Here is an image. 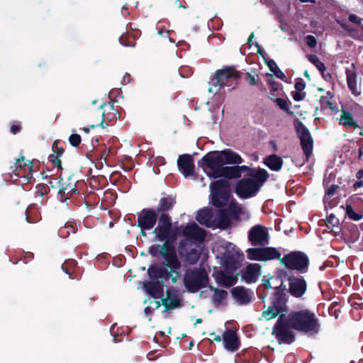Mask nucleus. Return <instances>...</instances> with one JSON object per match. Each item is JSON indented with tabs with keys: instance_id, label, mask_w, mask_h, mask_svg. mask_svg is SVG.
<instances>
[{
	"instance_id": "1",
	"label": "nucleus",
	"mask_w": 363,
	"mask_h": 363,
	"mask_svg": "<svg viewBox=\"0 0 363 363\" xmlns=\"http://www.w3.org/2000/svg\"><path fill=\"white\" fill-rule=\"evenodd\" d=\"M242 159L240 155L231 150H224L220 152H211L206 154L199 162L206 174L210 178L225 177L223 171L232 167L225 164H240Z\"/></svg>"
},
{
	"instance_id": "2",
	"label": "nucleus",
	"mask_w": 363,
	"mask_h": 363,
	"mask_svg": "<svg viewBox=\"0 0 363 363\" xmlns=\"http://www.w3.org/2000/svg\"><path fill=\"white\" fill-rule=\"evenodd\" d=\"M221 250L220 257L227 273L219 274L217 277V281L219 284L230 287L236 283L238 278L228 273L236 270L240 267L242 255L236 249L235 245L228 242L223 244Z\"/></svg>"
},
{
	"instance_id": "3",
	"label": "nucleus",
	"mask_w": 363,
	"mask_h": 363,
	"mask_svg": "<svg viewBox=\"0 0 363 363\" xmlns=\"http://www.w3.org/2000/svg\"><path fill=\"white\" fill-rule=\"evenodd\" d=\"M269 174L264 169H252L250 177L240 180L235 187V191L240 198L254 196L260 187L267 180Z\"/></svg>"
},
{
	"instance_id": "4",
	"label": "nucleus",
	"mask_w": 363,
	"mask_h": 363,
	"mask_svg": "<svg viewBox=\"0 0 363 363\" xmlns=\"http://www.w3.org/2000/svg\"><path fill=\"white\" fill-rule=\"evenodd\" d=\"M289 323L293 329L313 335L319 332L318 319L312 311L305 309L294 311L289 315Z\"/></svg>"
},
{
	"instance_id": "5",
	"label": "nucleus",
	"mask_w": 363,
	"mask_h": 363,
	"mask_svg": "<svg viewBox=\"0 0 363 363\" xmlns=\"http://www.w3.org/2000/svg\"><path fill=\"white\" fill-rule=\"evenodd\" d=\"M211 199L213 206L223 207L228 205V208L234 214L242 212V208L230 201L228 182L223 179L216 180L210 184Z\"/></svg>"
},
{
	"instance_id": "6",
	"label": "nucleus",
	"mask_w": 363,
	"mask_h": 363,
	"mask_svg": "<svg viewBox=\"0 0 363 363\" xmlns=\"http://www.w3.org/2000/svg\"><path fill=\"white\" fill-rule=\"evenodd\" d=\"M149 252L154 256L157 255L158 252L161 254L164 259L165 265L171 269L169 272L165 273V278L171 279L173 283H176L180 277L179 270L181 263L171 245L168 243H164L162 246L153 245L150 247Z\"/></svg>"
},
{
	"instance_id": "7",
	"label": "nucleus",
	"mask_w": 363,
	"mask_h": 363,
	"mask_svg": "<svg viewBox=\"0 0 363 363\" xmlns=\"http://www.w3.org/2000/svg\"><path fill=\"white\" fill-rule=\"evenodd\" d=\"M238 73L233 67H226L217 71L215 77L209 82L208 91L217 94L223 93L225 87L233 89L238 80Z\"/></svg>"
},
{
	"instance_id": "8",
	"label": "nucleus",
	"mask_w": 363,
	"mask_h": 363,
	"mask_svg": "<svg viewBox=\"0 0 363 363\" xmlns=\"http://www.w3.org/2000/svg\"><path fill=\"white\" fill-rule=\"evenodd\" d=\"M208 276L201 268L189 269L184 277V284L188 291L195 293L207 286Z\"/></svg>"
},
{
	"instance_id": "9",
	"label": "nucleus",
	"mask_w": 363,
	"mask_h": 363,
	"mask_svg": "<svg viewBox=\"0 0 363 363\" xmlns=\"http://www.w3.org/2000/svg\"><path fill=\"white\" fill-rule=\"evenodd\" d=\"M154 233L159 241H164V243L169 244L170 241L176 239L178 229L172 228L171 218L168 215L162 214Z\"/></svg>"
},
{
	"instance_id": "10",
	"label": "nucleus",
	"mask_w": 363,
	"mask_h": 363,
	"mask_svg": "<svg viewBox=\"0 0 363 363\" xmlns=\"http://www.w3.org/2000/svg\"><path fill=\"white\" fill-rule=\"evenodd\" d=\"M150 278L152 280L145 282L144 288L146 292L155 298H159L163 295V284L157 279L164 277V271L157 267H151L148 269Z\"/></svg>"
},
{
	"instance_id": "11",
	"label": "nucleus",
	"mask_w": 363,
	"mask_h": 363,
	"mask_svg": "<svg viewBox=\"0 0 363 363\" xmlns=\"http://www.w3.org/2000/svg\"><path fill=\"white\" fill-rule=\"evenodd\" d=\"M272 334L280 344H291L294 341V335L289 323V317L281 315L279 318L273 328Z\"/></svg>"
},
{
	"instance_id": "12",
	"label": "nucleus",
	"mask_w": 363,
	"mask_h": 363,
	"mask_svg": "<svg viewBox=\"0 0 363 363\" xmlns=\"http://www.w3.org/2000/svg\"><path fill=\"white\" fill-rule=\"evenodd\" d=\"M281 263L289 269L305 272L308 265V257L301 252H292L285 255Z\"/></svg>"
},
{
	"instance_id": "13",
	"label": "nucleus",
	"mask_w": 363,
	"mask_h": 363,
	"mask_svg": "<svg viewBox=\"0 0 363 363\" xmlns=\"http://www.w3.org/2000/svg\"><path fill=\"white\" fill-rule=\"evenodd\" d=\"M247 257L250 260L269 261L279 259L281 252L274 247L249 248L246 251Z\"/></svg>"
},
{
	"instance_id": "14",
	"label": "nucleus",
	"mask_w": 363,
	"mask_h": 363,
	"mask_svg": "<svg viewBox=\"0 0 363 363\" xmlns=\"http://www.w3.org/2000/svg\"><path fill=\"white\" fill-rule=\"evenodd\" d=\"M248 240L254 246H265L269 244L268 229L262 225H255L248 232Z\"/></svg>"
},
{
	"instance_id": "15",
	"label": "nucleus",
	"mask_w": 363,
	"mask_h": 363,
	"mask_svg": "<svg viewBox=\"0 0 363 363\" xmlns=\"http://www.w3.org/2000/svg\"><path fill=\"white\" fill-rule=\"evenodd\" d=\"M297 133L306 160H308L313 152V139L308 129L302 123H299L297 126Z\"/></svg>"
},
{
	"instance_id": "16",
	"label": "nucleus",
	"mask_w": 363,
	"mask_h": 363,
	"mask_svg": "<svg viewBox=\"0 0 363 363\" xmlns=\"http://www.w3.org/2000/svg\"><path fill=\"white\" fill-rule=\"evenodd\" d=\"M157 220V213L152 209H143L138 216V223L143 235L144 231L152 229Z\"/></svg>"
},
{
	"instance_id": "17",
	"label": "nucleus",
	"mask_w": 363,
	"mask_h": 363,
	"mask_svg": "<svg viewBox=\"0 0 363 363\" xmlns=\"http://www.w3.org/2000/svg\"><path fill=\"white\" fill-rule=\"evenodd\" d=\"M287 311V306L286 301L281 298H277L269 306L267 310L262 313V317L267 320L274 318L277 315L279 317L283 315L285 317L284 313Z\"/></svg>"
},
{
	"instance_id": "18",
	"label": "nucleus",
	"mask_w": 363,
	"mask_h": 363,
	"mask_svg": "<svg viewBox=\"0 0 363 363\" xmlns=\"http://www.w3.org/2000/svg\"><path fill=\"white\" fill-rule=\"evenodd\" d=\"M179 252L185 259L186 262L189 264L196 263L200 257V253L196 246L189 241H183L180 243Z\"/></svg>"
},
{
	"instance_id": "19",
	"label": "nucleus",
	"mask_w": 363,
	"mask_h": 363,
	"mask_svg": "<svg viewBox=\"0 0 363 363\" xmlns=\"http://www.w3.org/2000/svg\"><path fill=\"white\" fill-rule=\"evenodd\" d=\"M183 235L189 240L199 242L203 241L206 237L205 230L199 228L196 223L187 225L183 230Z\"/></svg>"
},
{
	"instance_id": "20",
	"label": "nucleus",
	"mask_w": 363,
	"mask_h": 363,
	"mask_svg": "<svg viewBox=\"0 0 363 363\" xmlns=\"http://www.w3.org/2000/svg\"><path fill=\"white\" fill-rule=\"evenodd\" d=\"M289 291L291 294L295 297H301L306 290V282L302 278L290 277Z\"/></svg>"
},
{
	"instance_id": "21",
	"label": "nucleus",
	"mask_w": 363,
	"mask_h": 363,
	"mask_svg": "<svg viewBox=\"0 0 363 363\" xmlns=\"http://www.w3.org/2000/svg\"><path fill=\"white\" fill-rule=\"evenodd\" d=\"M223 341L224 347L230 352H235L240 347V342L235 332L231 330H227L223 334Z\"/></svg>"
},
{
	"instance_id": "22",
	"label": "nucleus",
	"mask_w": 363,
	"mask_h": 363,
	"mask_svg": "<svg viewBox=\"0 0 363 363\" xmlns=\"http://www.w3.org/2000/svg\"><path fill=\"white\" fill-rule=\"evenodd\" d=\"M261 275V267L259 264L253 263L247 266L242 272V279L247 283H255Z\"/></svg>"
},
{
	"instance_id": "23",
	"label": "nucleus",
	"mask_w": 363,
	"mask_h": 363,
	"mask_svg": "<svg viewBox=\"0 0 363 363\" xmlns=\"http://www.w3.org/2000/svg\"><path fill=\"white\" fill-rule=\"evenodd\" d=\"M178 167L184 177H189L194 173V164L190 155H184L179 157Z\"/></svg>"
},
{
	"instance_id": "24",
	"label": "nucleus",
	"mask_w": 363,
	"mask_h": 363,
	"mask_svg": "<svg viewBox=\"0 0 363 363\" xmlns=\"http://www.w3.org/2000/svg\"><path fill=\"white\" fill-rule=\"evenodd\" d=\"M162 302L164 306L163 312L180 307V300L177 291L172 289L167 291L166 297L162 299Z\"/></svg>"
},
{
	"instance_id": "25",
	"label": "nucleus",
	"mask_w": 363,
	"mask_h": 363,
	"mask_svg": "<svg viewBox=\"0 0 363 363\" xmlns=\"http://www.w3.org/2000/svg\"><path fill=\"white\" fill-rule=\"evenodd\" d=\"M213 218L214 213L211 210L202 209L198 212L196 219L201 225L208 228H215Z\"/></svg>"
},
{
	"instance_id": "26",
	"label": "nucleus",
	"mask_w": 363,
	"mask_h": 363,
	"mask_svg": "<svg viewBox=\"0 0 363 363\" xmlns=\"http://www.w3.org/2000/svg\"><path fill=\"white\" fill-rule=\"evenodd\" d=\"M346 76L348 88L354 96H359L360 94V89L357 85V74L353 65L351 69L347 68L346 69Z\"/></svg>"
},
{
	"instance_id": "27",
	"label": "nucleus",
	"mask_w": 363,
	"mask_h": 363,
	"mask_svg": "<svg viewBox=\"0 0 363 363\" xmlns=\"http://www.w3.org/2000/svg\"><path fill=\"white\" fill-rule=\"evenodd\" d=\"M232 294L236 301L241 305L247 304L251 301L250 291L244 287H235L232 289Z\"/></svg>"
},
{
	"instance_id": "28",
	"label": "nucleus",
	"mask_w": 363,
	"mask_h": 363,
	"mask_svg": "<svg viewBox=\"0 0 363 363\" xmlns=\"http://www.w3.org/2000/svg\"><path fill=\"white\" fill-rule=\"evenodd\" d=\"M337 120L339 121V124L347 129H355L359 128L358 124L354 120L351 113L347 111L342 110Z\"/></svg>"
},
{
	"instance_id": "29",
	"label": "nucleus",
	"mask_w": 363,
	"mask_h": 363,
	"mask_svg": "<svg viewBox=\"0 0 363 363\" xmlns=\"http://www.w3.org/2000/svg\"><path fill=\"white\" fill-rule=\"evenodd\" d=\"M213 221L215 225V228H225L230 226L231 220L228 215L225 211L223 210H218L214 213Z\"/></svg>"
},
{
	"instance_id": "30",
	"label": "nucleus",
	"mask_w": 363,
	"mask_h": 363,
	"mask_svg": "<svg viewBox=\"0 0 363 363\" xmlns=\"http://www.w3.org/2000/svg\"><path fill=\"white\" fill-rule=\"evenodd\" d=\"M250 168L247 166H233L232 168H225L223 169V173L225 174V178L231 179L241 177L242 172L248 170Z\"/></svg>"
},
{
	"instance_id": "31",
	"label": "nucleus",
	"mask_w": 363,
	"mask_h": 363,
	"mask_svg": "<svg viewBox=\"0 0 363 363\" xmlns=\"http://www.w3.org/2000/svg\"><path fill=\"white\" fill-rule=\"evenodd\" d=\"M264 164L270 169L277 172L281 169L283 161L280 157L272 155L265 159Z\"/></svg>"
},
{
	"instance_id": "32",
	"label": "nucleus",
	"mask_w": 363,
	"mask_h": 363,
	"mask_svg": "<svg viewBox=\"0 0 363 363\" xmlns=\"http://www.w3.org/2000/svg\"><path fill=\"white\" fill-rule=\"evenodd\" d=\"M211 291H213V295L212 296V301L216 305H220L223 303V301L228 296V293L226 291L223 289H218L213 286L210 287Z\"/></svg>"
},
{
	"instance_id": "33",
	"label": "nucleus",
	"mask_w": 363,
	"mask_h": 363,
	"mask_svg": "<svg viewBox=\"0 0 363 363\" xmlns=\"http://www.w3.org/2000/svg\"><path fill=\"white\" fill-rule=\"evenodd\" d=\"M174 203V200L173 198L164 197L160 199L159 203V211H166L169 210Z\"/></svg>"
},
{
	"instance_id": "34",
	"label": "nucleus",
	"mask_w": 363,
	"mask_h": 363,
	"mask_svg": "<svg viewBox=\"0 0 363 363\" xmlns=\"http://www.w3.org/2000/svg\"><path fill=\"white\" fill-rule=\"evenodd\" d=\"M77 262L74 259H69L65 262L62 265V269L67 274L69 275L70 279H74L71 277L72 273L74 272V269L76 267Z\"/></svg>"
},
{
	"instance_id": "35",
	"label": "nucleus",
	"mask_w": 363,
	"mask_h": 363,
	"mask_svg": "<svg viewBox=\"0 0 363 363\" xmlns=\"http://www.w3.org/2000/svg\"><path fill=\"white\" fill-rule=\"evenodd\" d=\"M308 60L313 64L319 71L323 72L325 70V66L324 64L319 60V58L315 55H309L308 56Z\"/></svg>"
},
{
	"instance_id": "36",
	"label": "nucleus",
	"mask_w": 363,
	"mask_h": 363,
	"mask_svg": "<svg viewBox=\"0 0 363 363\" xmlns=\"http://www.w3.org/2000/svg\"><path fill=\"white\" fill-rule=\"evenodd\" d=\"M325 224L328 228L333 230L335 228H338L339 220L334 215L330 214L328 217H327L325 220Z\"/></svg>"
},
{
	"instance_id": "37",
	"label": "nucleus",
	"mask_w": 363,
	"mask_h": 363,
	"mask_svg": "<svg viewBox=\"0 0 363 363\" xmlns=\"http://www.w3.org/2000/svg\"><path fill=\"white\" fill-rule=\"evenodd\" d=\"M346 213L350 219L354 220H359L362 218V215L356 213L352 207L348 204L346 206Z\"/></svg>"
},
{
	"instance_id": "38",
	"label": "nucleus",
	"mask_w": 363,
	"mask_h": 363,
	"mask_svg": "<svg viewBox=\"0 0 363 363\" xmlns=\"http://www.w3.org/2000/svg\"><path fill=\"white\" fill-rule=\"evenodd\" d=\"M70 144L74 147H77L81 143V136L78 134H72L69 138Z\"/></svg>"
},
{
	"instance_id": "39",
	"label": "nucleus",
	"mask_w": 363,
	"mask_h": 363,
	"mask_svg": "<svg viewBox=\"0 0 363 363\" xmlns=\"http://www.w3.org/2000/svg\"><path fill=\"white\" fill-rule=\"evenodd\" d=\"M276 103L280 107L281 109L285 111H289V106L288 102L285 99L281 98H277Z\"/></svg>"
},
{
	"instance_id": "40",
	"label": "nucleus",
	"mask_w": 363,
	"mask_h": 363,
	"mask_svg": "<svg viewBox=\"0 0 363 363\" xmlns=\"http://www.w3.org/2000/svg\"><path fill=\"white\" fill-rule=\"evenodd\" d=\"M33 208L34 206H30L26 210V216L28 223H33L37 222L39 220L38 217H36L35 218H32L31 217V211Z\"/></svg>"
},
{
	"instance_id": "41",
	"label": "nucleus",
	"mask_w": 363,
	"mask_h": 363,
	"mask_svg": "<svg viewBox=\"0 0 363 363\" xmlns=\"http://www.w3.org/2000/svg\"><path fill=\"white\" fill-rule=\"evenodd\" d=\"M320 102H321V107L323 108H328L331 110L335 109V106H333V104L332 102H330L329 100H328L326 97H322Z\"/></svg>"
},
{
	"instance_id": "42",
	"label": "nucleus",
	"mask_w": 363,
	"mask_h": 363,
	"mask_svg": "<svg viewBox=\"0 0 363 363\" xmlns=\"http://www.w3.org/2000/svg\"><path fill=\"white\" fill-rule=\"evenodd\" d=\"M306 44L311 48H315L317 44L315 38L311 35H308L306 37Z\"/></svg>"
},
{
	"instance_id": "43",
	"label": "nucleus",
	"mask_w": 363,
	"mask_h": 363,
	"mask_svg": "<svg viewBox=\"0 0 363 363\" xmlns=\"http://www.w3.org/2000/svg\"><path fill=\"white\" fill-rule=\"evenodd\" d=\"M291 94L293 99L296 101H301L306 96L305 92H301L296 90L294 91H292Z\"/></svg>"
},
{
	"instance_id": "44",
	"label": "nucleus",
	"mask_w": 363,
	"mask_h": 363,
	"mask_svg": "<svg viewBox=\"0 0 363 363\" xmlns=\"http://www.w3.org/2000/svg\"><path fill=\"white\" fill-rule=\"evenodd\" d=\"M294 87L296 91L303 92V90L306 87L305 82L302 79H299L295 83Z\"/></svg>"
},
{
	"instance_id": "45",
	"label": "nucleus",
	"mask_w": 363,
	"mask_h": 363,
	"mask_svg": "<svg viewBox=\"0 0 363 363\" xmlns=\"http://www.w3.org/2000/svg\"><path fill=\"white\" fill-rule=\"evenodd\" d=\"M23 167H26V164L24 163V159L22 158L17 160L14 164L15 169L13 170V172L18 169H21Z\"/></svg>"
},
{
	"instance_id": "46",
	"label": "nucleus",
	"mask_w": 363,
	"mask_h": 363,
	"mask_svg": "<svg viewBox=\"0 0 363 363\" xmlns=\"http://www.w3.org/2000/svg\"><path fill=\"white\" fill-rule=\"evenodd\" d=\"M150 306L151 307L152 310H157L160 306V301L157 300H151L149 303Z\"/></svg>"
},
{
	"instance_id": "47",
	"label": "nucleus",
	"mask_w": 363,
	"mask_h": 363,
	"mask_svg": "<svg viewBox=\"0 0 363 363\" xmlns=\"http://www.w3.org/2000/svg\"><path fill=\"white\" fill-rule=\"evenodd\" d=\"M337 187V186H335V185H332L330 187H329L327 189L326 196H325V199H326L327 196H333L335 192L336 191Z\"/></svg>"
},
{
	"instance_id": "48",
	"label": "nucleus",
	"mask_w": 363,
	"mask_h": 363,
	"mask_svg": "<svg viewBox=\"0 0 363 363\" xmlns=\"http://www.w3.org/2000/svg\"><path fill=\"white\" fill-rule=\"evenodd\" d=\"M349 21L354 23L358 24V25H359L361 23L360 18H359L355 14H350L349 16Z\"/></svg>"
},
{
	"instance_id": "49",
	"label": "nucleus",
	"mask_w": 363,
	"mask_h": 363,
	"mask_svg": "<svg viewBox=\"0 0 363 363\" xmlns=\"http://www.w3.org/2000/svg\"><path fill=\"white\" fill-rule=\"evenodd\" d=\"M267 65L270 71L272 72H274L278 68L277 63L272 60H270L267 62Z\"/></svg>"
},
{
	"instance_id": "50",
	"label": "nucleus",
	"mask_w": 363,
	"mask_h": 363,
	"mask_svg": "<svg viewBox=\"0 0 363 363\" xmlns=\"http://www.w3.org/2000/svg\"><path fill=\"white\" fill-rule=\"evenodd\" d=\"M273 73L279 79H284L286 77L284 72L279 67Z\"/></svg>"
},
{
	"instance_id": "51",
	"label": "nucleus",
	"mask_w": 363,
	"mask_h": 363,
	"mask_svg": "<svg viewBox=\"0 0 363 363\" xmlns=\"http://www.w3.org/2000/svg\"><path fill=\"white\" fill-rule=\"evenodd\" d=\"M125 38H126V35H122L120 37L119 41H120L121 44L124 46H133L132 44L125 42Z\"/></svg>"
},
{
	"instance_id": "52",
	"label": "nucleus",
	"mask_w": 363,
	"mask_h": 363,
	"mask_svg": "<svg viewBox=\"0 0 363 363\" xmlns=\"http://www.w3.org/2000/svg\"><path fill=\"white\" fill-rule=\"evenodd\" d=\"M262 285L267 289L271 288V284H270L269 280L265 279V277H264L262 279Z\"/></svg>"
},
{
	"instance_id": "53",
	"label": "nucleus",
	"mask_w": 363,
	"mask_h": 363,
	"mask_svg": "<svg viewBox=\"0 0 363 363\" xmlns=\"http://www.w3.org/2000/svg\"><path fill=\"white\" fill-rule=\"evenodd\" d=\"M20 130V126L18 125H13L11 127V131L13 133V134H16L18 132H19Z\"/></svg>"
},
{
	"instance_id": "54",
	"label": "nucleus",
	"mask_w": 363,
	"mask_h": 363,
	"mask_svg": "<svg viewBox=\"0 0 363 363\" xmlns=\"http://www.w3.org/2000/svg\"><path fill=\"white\" fill-rule=\"evenodd\" d=\"M248 79H249V82H250L251 85H256L257 84V80L255 78V77H254L252 75H250Z\"/></svg>"
},
{
	"instance_id": "55",
	"label": "nucleus",
	"mask_w": 363,
	"mask_h": 363,
	"mask_svg": "<svg viewBox=\"0 0 363 363\" xmlns=\"http://www.w3.org/2000/svg\"><path fill=\"white\" fill-rule=\"evenodd\" d=\"M152 311H154V310H152L151 307L150 306V305H148L145 309V315H148L150 314H151L152 313Z\"/></svg>"
},
{
	"instance_id": "56",
	"label": "nucleus",
	"mask_w": 363,
	"mask_h": 363,
	"mask_svg": "<svg viewBox=\"0 0 363 363\" xmlns=\"http://www.w3.org/2000/svg\"><path fill=\"white\" fill-rule=\"evenodd\" d=\"M363 186V181H359V182H356L354 184V186L355 188H359V187H361Z\"/></svg>"
},
{
	"instance_id": "57",
	"label": "nucleus",
	"mask_w": 363,
	"mask_h": 363,
	"mask_svg": "<svg viewBox=\"0 0 363 363\" xmlns=\"http://www.w3.org/2000/svg\"><path fill=\"white\" fill-rule=\"evenodd\" d=\"M356 177L357 179H361L363 177V169H360L357 172Z\"/></svg>"
},
{
	"instance_id": "58",
	"label": "nucleus",
	"mask_w": 363,
	"mask_h": 363,
	"mask_svg": "<svg viewBox=\"0 0 363 363\" xmlns=\"http://www.w3.org/2000/svg\"><path fill=\"white\" fill-rule=\"evenodd\" d=\"M123 81L125 82V83H129L130 82V75L128 74H126L124 77H123Z\"/></svg>"
},
{
	"instance_id": "59",
	"label": "nucleus",
	"mask_w": 363,
	"mask_h": 363,
	"mask_svg": "<svg viewBox=\"0 0 363 363\" xmlns=\"http://www.w3.org/2000/svg\"><path fill=\"white\" fill-rule=\"evenodd\" d=\"M254 38V33H252L248 38V43L250 44V45H252V44L253 43H252V38Z\"/></svg>"
},
{
	"instance_id": "60",
	"label": "nucleus",
	"mask_w": 363,
	"mask_h": 363,
	"mask_svg": "<svg viewBox=\"0 0 363 363\" xmlns=\"http://www.w3.org/2000/svg\"><path fill=\"white\" fill-rule=\"evenodd\" d=\"M69 228V226H65L64 228L60 229V235L61 236H63L64 231H65L67 228Z\"/></svg>"
},
{
	"instance_id": "61",
	"label": "nucleus",
	"mask_w": 363,
	"mask_h": 363,
	"mask_svg": "<svg viewBox=\"0 0 363 363\" xmlns=\"http://www.w3.org/2000/svg\"><path fill=\"white\" fill-rule=\"evenodd\" d=\"M102 116H103V118H102V121H101V123H100V125H101L102 128H104V127H105V126H104V113H103Z\"/></svg>"
},
{
	"instance_id": "62",
	"label": "nucleus",
	"mask_w": 363,
	"mask_h": 363,
	"mask_svg": "<svg viewBox=\"0 0 363 363\" xmlns=\"http://www.w3.org/2000/svg\"><path fill=\"white\" fill-rule=\"evenodd\" d=\"M214 340L217 342H220L221 340V337L219 335H217L214 337Z\"/></svg>"
},
{
	"instance_id": "63",
	"label": "nucleus",
	"mask_w": 363,
	"mask_h": 363,
	"mask_svg": "<svg viewBox=\"0 0 363 363\" xmlns=\"http://www.w3.org/2000/svg\"><path fill=\"white\" fill-rule=\"evenodd\" d=\"M169 33H170V30H167V31L166 32L167 37V38H169V41H170V42H174V41L172 40V38L169 36Z\"/></svg>"
},
{
	"instance_id": "64",
	"label": "nucleus",
	"mask_w": 363,
	"mask_h": 363,
	"mask_svg": "<svg viewBox=\"0 0 363 363\" xmlns=\"http://www.w3.org/2000/svg\"><path fill=\"white\" fill-rule=\"evenodd\" d=\"M362 155H363V147H361L359 150V156L361 157Z\"/></svg>"
}]
</instances>
